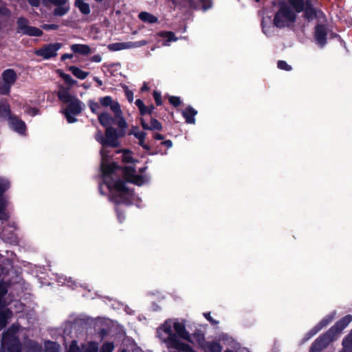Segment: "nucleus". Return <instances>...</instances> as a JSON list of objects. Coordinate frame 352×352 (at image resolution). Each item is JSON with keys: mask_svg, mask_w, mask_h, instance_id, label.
<instances>
[{"mask_svg": "<svg viewBox=\"0 0 352 352\" xmlns=\"http://www.w3.org/2000/svg\"><path fill=\"white\" fill-rule=\"evenodd\" d=\"M157 336L166 344L169 352H195L179 338L203 349L206 352H221V346L217 342H205L204 336L196 333L190 336L186 329L184 322L177 319H168L157 329Z\"/></svg>", "mask_w": 352, "mask_h": 352, "instance_id": "f257e3e1", "label": "nucleus"}, {"mask_svg": "<svg viewBox=\"0 0 352 352\" xmlns=\"http://www.w3.org/2000/svg\"><path fill=\"white\" fill-rule=\"evenodd\" d=\"M98 120L100 124L105 127V131L104 134L98 131L96 134V140L102 146L104 150L107 147H118L119 138L126 135L128 128V124L124 117L113 119V116L109 113H102L99 116Z\"/></svg>", "mask_w": 352, "mask_h": 352, "instance_id": "f03ea898", "label": "nucleus"}, {"mask_svg": "<svg viewBox=\"0 0 352 352\" xmlns=\"http://www.w3.org/2000/svg\"><path fill=\"white\" fill-rule=\"evenodd\" d=\"M56 95L60 102L67 104L60 112L65 116L67 122L72 124L76 122L75 116L80 114L83 109L82 102L76 96L70 94L69 87L62 85L59 87Z\"/></svg>", "mask_w": 352, "mask_h": 352, "instance_id": "7ed1b4c3", "label": "nucleus"}, {"mask_svg": "<svg viewBox=\"0 0 352 352\" xmlns=\"http://www.w3.org/2000/svg\"><path fill=\"white\" fill-rule=\"evenodd\" d=\"M109 189L111 200L116 204H126L129 202L128 196L130 195L129 188L125 182L120 179H107L104 184Z\"/></svg>", "mask_w": 352, "mask_h": 352, "instance_id": "20e7f679", "label": "nucleus"}, {"mask_svg": "<svg viewBox=\"0 0 352 352\" xmlns=\"http://www.w3.org/2000/svg\"><path fill=\"white\" fill-rule=\"evenodd\" d=\"M17 328L12 326L3 333L1 339V347L7 352H21V345L16 336Z\"/></svg>", "mask_w": 352, "mask_h": 352, "instance_id": "39448f33", "label": "nucleus"}, {"mask_svg": "<svg viewBox=\"0 0 352 352\" xmlns=\"http://www.w3.org/2000/svg\"><path fill=\"white\" fill-rule=\"evenodd\" d=\"M1 273L0 286H23L25 284L21 272L14 267H1Z\"/></svg>", "mask_w": 352, "mask_h": 352, "instance_id": "423d86ee", "label": "nucleus"}, {"mask_svg": "<svg viewBox=\"0 0 352 352\" xmlns=\"http://www.w3.org/2000/svg\"><path fill=\"white\" fill-rule=\"evenodd\" d=\"M296 19V13L289 6L283 5L275 14L273 23L276 27L282 28L286 25L285 21L294 23Z\"/></svg>", "mask_w": 352, "mask_h": 352, "instance_id": "0eeeda50", "label": "nucleus"}, {"mask_svg": "<svg viewBox=\"0 0 352 352\" xmlns=\"http://www.w3.org/2000/svg\"><path fill=\"white\" fill-rule=\"evenodd\" d=\"M16 24L17 33L30 36H41L43 34V31L39 28L29 25L28 19L23 16H20L17 19Z\"/></svg>", "mask_w": 352, "mask_h": 352, "instance_id": "6e6552de", "label": "nucleus"}, {"mask_svg": "<svg viewBox=\"0 0 352 352\" xmlns=\"http://www.w3.org/2000/svg\"><path fill=\"white\" fill-rule=\"evenodd\" d=\"M100 153L102 159V162L101 164V171L102 173L104 184H106L107 179H113V175L117 170L121 169V166H120L116 162H112L111 164L105 162V160H107L108 157L107 155L106 154L105 150L102 149L100 151Z\"/></svg>", "mask_w": 352, "mask_h": 352, "instance_id": "1a4fd4ad", "label": "nucleus"}, {"mask_svg": "<svg viewBox=\"0 0 352 352\" xmlns=\"http://www.w3.org/2000/svg\"><path fill=\"white\" fill-rule=\"evenodd\" d=\"M62 43H53L43 45L41 48L34 51V54L42 57L44 60H49L57 56V52L61 48Z\"/></svg>", "mask_w": 352, "mask_h": 352, "instance_id": "9d476101", "label": "nucleus"}, {"mask_svg": "<svg viewBox=\"0 0 352 352\" xmlns=\"http://www.w3.org/2000/svg\"><path fill=\"white\" fill-rule=\"evenodd\" d=\"M333 330H329L323 336L319 337L311 345L310 352H320L336 339Z\"/></svg>", "mask_w": 352, "mask_h": 352, "instance_id": "9b49d317", "label": "nucleus"}, {"mask_svg": "<svg viewBox=\"0 0 352 352\" xmlns=\"http://www.w3.org/2000/svg\"><path fill=\"white\" fill-rule=\"evenodd\" d=\"M328 28L325 24L318 23L314 27V38L315 43L323 48L327 43Z\"/></svg>", "mask_w": 352, "mask_h": 352, "instance_id": "f8f14e48", "label": "nucleus"}, {"mask_svg": "<svg viewBox=\"0 0 352 352\" xmlns=\"http://www.w3.org/2000/svg\"><path fill=\"white\" fill-rule=\"evenodd\" d=\"M100 105L108 107H109L111 110L114 113L113 119H118L122 116V112L120 109V105L117 101H113L111 96H105L100 99Z\"/></svg>", "mask_w": 352, "mask_h": 352, "instance_id": "ddd939ff", "label": "nucleus"}, {"mask_svg": "<svg viewBox=\"0 0 352 352\" xmlns=\"http://www.w3.org/2000/svg\"><path fill=\"white\" fill-rule=\"evenodd\" d=\"M2 78L5 84V91L10 92L11 87L15 83L17 79L16 72L12 69H7L2 73Z\"/></svg>", "mask_w": 352, "mask_h": 352, "instance_id": "4468645a", "label": "nucleus"}, {"mask_svg": "<svg viewBox=\"0 0 352 352\" xmlns=\"http://www.w3.org/2000/svg\"><path fill=\"white\" fill-rule=\"evenodd\" d=\"M8 124L10 126L19 134H25L27 127L24 121L20 119L17 116H12L9 117Z\"/></svg>", "mask_w": 352, "mask_h": 352, "instance_id": "2eb2a0df", "label": "nucleus"}, {"mask_svg": "<svg viewBox=\"0 0 352 352\" xmlns=\"http://www.w3.org/2000/svg\"><path fill=\"white\" fill-rule=\"evenodd\" d=\"M303 17L308 21H311L314 19L320 20L325 18L324 13L319 8H312L305 9L303 10Z\"/></svg>", "mask_w": 352, "mask_h": 352, "instance_id": "dca6fc26", "label": "nucleus"}, {"mask_svg": "<svg viewBox=\"0 0 352 352\" xmlns=\"http://www.w3.org/2000/svg\"><path fill=\"white\" fill-rule=\"evenodd\" d=\"M352 321V316L347 315L339 320L330 330H333V335L337 337L344 328Z\"/></svg>", "mask_w": 352, "mask_h": 352, "instance_id": "f3484780", "label": "nucleus"}, {"mask_svg": "<svg viewBox=\"0 0 352 352\" xmlns=\"http://www.w3.org/2000/svg\"><path fill=\"white\" fill-rule=\"evenodd\" d=\"M140 124L144 130L161 131L163 129L162 123L155 118L151 119L150 124H147L143 118H141Z\"/></svg>", "mask_w": 352, "mask_h": 352, "instance_id": "a211bd4d", "label": "nucleus"}, {"mask_svg": "<svg viewBox=\"0 0 352 352\" xmlns=\"http://www.w3.org/2000/svg\"><path fill=\"white\" fill-rule=\"evenodd\" d=\"M197 114V111L191 106L187 107L183 111L182 116L188 124H194L195 123V116Z\"/></svg>", "mask_w": 352, "mask_h": 352, "instance_id": "6ab92c4d", "label": "nucleus"}, {"mask_svg": "<svg viewBox=\"0 0 352 352\" xmlns=\"http://www.w3.org/2000/svg\"><path fill=\"white\" fill-rule=\"evenodd\" d=\"M136 45L133 42L113 43L108 45L107 48L110 51L115 52L134 47Z\"/></svg>", "mask_w": 352, "mask_h": 352, "instance_id": "aec40b11", "label": "nucleus"}, {"mask_svg": "<svg viewBox=\"0 0 352 352\" xmlns=\"http://www.w3.org/2000/svg\"><path fill=\"white\" fill-rule=\"evenodd\" d=\"M11 116L10 104L6 100L0 101V118L9 119Z\"/></svg>", "mask_w": 352, "mask_h": 352, "instance_id": "412c9836", "label": "nucleus"}, {"mask_svg": "<svg viewBox=\"0 0 352 352\" xmlns=\"http://www.w3.org/2000/svg\"><path fill=\"white\" fill-rule=\"evenodd\" d=\"M139 19L144 23L149 24L158 22V18L148 12H141L138 15Z\"/></svg>", "mask_w": 352, "mask_h": 352, "instance_id": "4be33fe9", "label": "nucleus"}, {"mask_svg": "<svg viewBox=\"0 0 352 352\" xmlns=\"http://www.w3.org/2000/svg\"><path fill=\"white\" fill-rule=\"evenodd\" d=\"M122 175L127 182L132 179L134 175L135 174V168L133 166H124L121 167Z\"/></svg>", "mask_w": 352, "mask_h": 352, "instance_id": "5701e85b", "label": "nucleus"}, {"mask_svg": "<svg viewBox=\"0 0 352 352\" xmlns=\"http://www.w3.org/2000/svg\"><path fill=\"white\" fill-rule=\"evenodd\" d=\"M56 8L54 10L53 14L55 16H63L65 15L70 9L69 5L67 3L61 6H56Z\"/></svg>", "mask_w": 352, "mask_h": 352, "instance_id": "b1692460", "label": "nucleus"}, {"mask_svg": "<svg viewBox=\"0 0 352 352\" xmlns=\"http://www.w3.org/2000/svg\"><path fill=\"white\" fill-rule=\"evenodd\" d=\"M71 50L76 54H80L82 55H88V45L81 44H73L71 46Z\"/></svg>", "mask_w": 352, "mask_h": 352, "instance_id": "393cba45", "label": "nucleus"}, {"mask_svg": "<svg viewBox=\"0 0 352 352\" xmlns=\"http://www.w3.org/2000/svg\"><path fill=\"white\" fill-rule=\"evenodd\" d=\"M69 70L72 73L74 76H75L76 78L80 80L86 78V77L88 75L87 72L81 70L76 66H70L69 67Z\"/></svg>", "mask_w": 352, "mask_h": 352, "instance_id": "a878e982", "label": "nucleus"}, {"mask_svg": "<svg viewBox=\"0 0 352 352\" xmlns=\"http://www.w3.org/2000/svg\"><path fill=\"white\" fill-rule=\"evenodd\" d=\"M289 4L294 8L296 13H300L304 10V0H288Z\"/></svg>", "mask_w": 352, "mask_h": 352, "instance_id": "bb28decb", "label": "nucleus"}, {"mask_svg": "<svg viewBox=\"0 0 352 352\" xmlns=\"http://www.w3.org/2000/svg\"><path fill=\"white\" fill-rule=\"evenodd\" d=\"M12 311L9 309H6L0 312V331L6 325V320L10 318Z\"/></svg>", "mask_w": 352, "mask_h": 352, "instance_id": "cd10ccee", "label": "nucleus"}, {"mask_svg": "<svg viewBox=\"0 0 352 352\" xmlns=\"http://www.w3.org/2000/svg\"><path fill=\"white\" fill-rule=\"evenodd\" d=\"M122 152V162L124 163H135L138 162V160H134L132 156V152L129 149H123Z\"/></svg>", "mask_w": 352, "mask_h": 352, "instance_id": "c85d7f7f", "label": "nucleus"}, {"mask_svg": "<svg viewBox=\"0 0 352 352\" xmlns=\"http://www.w3.org/2000/svg\"><path fill=\"white\" fill-rule=\"evenodd\" d=\"M340 352H352V335L343 340L342 349Z\"/></svg>", "mask_w": 352, "mask_h": 352, "instance_id": "c756f323", "label": "nucleus"}, {"mask_svg": "<svg viewBox=\"0 0 352 352\" xmlns=\"http://www.w3.org/2000/svg\"><path fill=\"white\" fill-rule=\"evenodd\" d=\"M58 283L59 286H74L76 285L75 280L72 279V277H66V276H60L58 279Z\"/></svg>", "mask_w": 352, "mask_h": 352, "instance_id": "7c9ffc66", "label": "nucleus"}, {"mask_svg": "<svg viewBox=\"0 0 352 352\" xmlns=\"http://www.w3.org/2000/svg\"><path fill=\"white\" fill-rule=\"evenodd\" d=\"M158 36L166 38V41L170 42V41H176L177 40V38L175 36V34L174 32L171 31H162L158 33Z\"/></svg>", "mask_w": 352, "mask_h": 352, "instance_id": "2f4dec72", "label": "nucleus"}, {"mask_svg": "<svg viewBox=\"0 0 352 352\" xmlns=\"http://www.w3.org/2000/svg\"><path fill=\"white\" fill-rule=\"evenodd\" d=\"M89 108L93 113L98 115V118L100 114L107 113L106 112H101V105L100 104L91 100H89Z\"/></svg>", "mask_w": 352, "mask_h": 352, "instance_id": "473e14b6", "label": "nucleus"}, {"mask_svg": "<svg viewBox=\"0 0 352 352\" xmlns=\"http://www.w3.org/2000/svg\"><path fill=\"white\" fill-rule=\"evenodd\" d=\"M75 6L82 14H88V3L83 2L82 0H75Z\"/></svg>", "mask_w": 352, "mask_h": 352, "instance_id": "72a5a7b5", "label": "nucleus"}, {"mask_svg": "<svg viewBox=\"0 0 352 352\" xmlns=\"http://www.w3.org/2000/svg\"><path fill=\"white\" fill-rule=\"evenodd\" d=\"M145 182V177L142 175H134L132 179L129 180V183L141 186Z\"/></svg>", "mask_w": 352, "mask_h": 352, "instance_id": "f704fd0d", "label": "nucleus"}, {"mask_svg": "<svg viewBox=\"0 0 352 352\" xmlns=\"http://www.w3.org/2000/svg\"><path fill=\"white\" fill-rule=\"evenodd\" d=\"M7 293L6 287H0V309L8 304V302L5 298V295Z\"/></svg>", "mask_w": 352, "mask_h": 352, "instance_id": "c9c22d12", "label": "nucleus"}, {"mask_svg": "<svg viewBox=\"0 0 352 352\" xmlns=\"http://www.w3.org/2000/svg\"><path fill=\"white\" fill-rule=\"evenodd\" d=\"M60 76L63 78V80L65 81V82L69 86H73L76 83V80H74L72 78V76L68 74L62 72V73H60Z\"/></svg>", "mask_w": 352, "mask_h": 352, "instance_id": "e433bc0d", "label": "nucleus"}, {"mask_svg": "<svg viewBox=\"0 0 352 352\" xmlns=\"http://www.w3.org/2000/svg\"><path fill=\"white\" fill-rule=\"evenodd\" d=\"M336 315L335 312H333L324 318L319 324L320 329L327 326L330 322L333 320Z\"/></svg>", "mask_w": 352, "mask_h": 352, "instance_id": "4c0bfd02", "label": "nucleus"}, {"mask_svg": "<svg viewBox=\"0 0 352 352\" xmlns=\"http://www.w3.org/2000/svg\"><path fill=\"white\" fill-rule=\"evenodd\" d=\"M128 135H133L135 136V138H136L138 140H140L142 139H146V133L144 131L135 132V131H134L133 129H132L128 133Z\"/></svg>", "mask_w": 352, "mask_h": 352, "instance_id": "58836bf2", "label": "nucleus"}, {"mask_svg": "<svg viewBox=\"0 0 352 352\" xmlns=\"http://www.w3.org/2000/svg\"><path fill=\"white\" fill-rule=\"evenodd\" d=\"M168 101L174 107H178L181 105L182 101L179 96H171L168 98Z\"/></svg>", "mask_w": 352, "mask_h": 352, "instance_id": "ea45409f", "label": "nucleus"}, {"mask_svg": "<svg viewBox=\"0 0 352 352\" xmlns=\"http://www.w3.org/2000/svg\"><path fill=\"white\" fill-rule=\"evenodd\" d=\"M277 67L278 69L285 71H291L292 69V66L288 65L285 60H278Z\"/></svg>", "mask_w": 352, "mask_h": 352, "instance_id": "a19ab883", "label": "nucleus"}, {"mask_svg": "<svg viewBox=\"0 0 352 352\" xmlns=\"http://www.w3.org/2000/svg\"><path fill=\"white\" fill-rule=\"evenodd\" d=\"M9 186L10 184L8 181L0 180V197L9 188Z\"/></svg>", "mask_w": 352, "mask_h": 352, "instance_id": "79ce46f5", "label": "nucleus"}, {"mask_svg": "<svg viewBox=\"0 0 352 352\" xmlns=\"http://www.w3.org/2000/svg\"><path fill=\"white\" fill-rule=\"evenodd\" d=\"M153 96L155 100V102L157 106H161L162 104V99L160 92L157 91H154L153 93Z\"/></svg>", "mask_w": 352, "mask_h": 352, "instance_id": "37998d69", "label": "nucleus"}, {"mask_svg": "<svg viewBox=\"0 0 352 352\" xmlns=\"http://www.w3.org/2000/svg\"><path fill=\"white\" fill-rule=\"evenodd\" d=\"M135 104L138 107L140 113L143 114L145 111V104L141 99H137L135 102Z\"/></svg>", "mask_w": 352, "mask_h": 352, "instance_id": "c03bdc74", "label": "nucleus"}, {"mask_svg": "<svg viewBox=\"0 0 352 352\" xmlns=\"http://www.w3.org/2000/svg\"><path fill=\"white\" fill-rule=\"evenodd\" d=\"M160 145L157 146L154 151H149L148 152V155H157V154H160L161 155H166L167 154V151H163L160 148Z\"/></svg>", "mask_w": 352, "mask_h": 352, "instance_id": "a18cd8bd", "label": "nucleus"}, {"mask_svg": "<svg viewBox=\"0 0 352 352\" xmlns=\"http://www.w3.org/2000/svg\"><path fill=\"white\" fill-rule=\"evenodd\" d=\"M203 3V10L204 11L210 9L212 7V1L211 0H199ZM190 5H192V2L190 0H188Z\"/></svg>", "mask_w": 352, "mask_h": 352, "instance_id": "49530a36", "label": "nucleus"}, {"mask_svg": "<svg viewBox=\"0 0 352 352\" xmlns=\"http://www.w3.org/2000/svg\"><path fill=\"white\" fill-rule=\"evenodd\" d=\"M0 15L10 18L11 15V12L7 7L2 6H0Z\"/></svg>", "mask_w": 352, "mask_h": 352, "instance_id": "de8ad7c7", "label": "nucleus"}, {"mask_svg": "<svg viewBox=\"0 0 352 352\" xmlns=\"http://www.w3.org/2000/svg\"><path fill=\"white\" fill-rule=\"evenodd\" d=\"M114 346L112 343H105L102 347V352H112Z\"/></svg>", "mask_w": 352, "mask_h": 352, "instance_id": "09e8293b", "label": "nucleus"}, {"mask_svg": "<svg viewBox=\"0 0 352 352\" xmlns=\"http://www.w3.org/2000/svg\"><path fill=\"white\" fill-rule=\"evenodd\" d=\"M155 109V106L151 104L149 106L145 105V111H144L143 114H140L141 116H145L146 114L148 115H152Z\"/></svg>", "mask_w": 352, "mask_h": 352, "instance_id": "8fccbe9b", "label": "nucleus"}, {"mask_svg": "<svg viewBox=\"0 0 352 352\" xmlns=\"http://www.w3.org/2000/svg\"><path fill=\"white\" fill-rule=\"evenodd\" d=\"M42 28L45 30H56L58 28V25L56 24H43Z\"/></svg>", "mask_w": 352, "mask_h": 352, "instance_id": "3c124183", "label": "nucleus"}, {"mask_svg": "<svg viewBox=\"0 0 352 352\" xmlns=\"http://www.w3.org/2000/svg\"><path fill=\"white\" fill-rule=\"evenodd\" d=\"M69 352H80L79 348L77 346V343L76 341H72Z\"/></svg>", "mask_w": 352, "mask_h": 352, "instance_id": "603ef678", "label": "nucleus"}, {"mask_svg": "<svg viewBox=\"0 0 352 352\" xmlns=\"http://www.w3.org/2000/svg\"><path fill=\"white\" fill-rule=\"evenodd\" d=\"M30 344L32 347V352H41V346L38 344L34 342H31Z\"/></svg>", "mask_w": 352, "mask_h": 352, "instance_id": "864d4df0", "label": "nucleus"}, {"mask_svg": "<svg viewBox=\"0 0 352 352\" xmlns=\"http://www.w3.org/2000/svg\"><path fill=\"white\" fill-rule=\"evenodd\" d=\"M204 316H205V318L209 321L210 322L211 324H219V321L217 320H214L211 316H210V313H204Z\"/></svg>", "mask_w": 352, "mask_h": 352, "instance_id": "5fc2aeb1", "label": "nucleus"}, {"mask_svg": "<svg viewBox=\"0 0 352 352\" xmlns=\"http://www.w3.org/2000/svg\"><path fill=\"white\" fill-rule=\"evenodd\" d=\"M139 145L147 151H151V146L148 144L145 143V139L139 140Z\"/></svg>", "mask_w": 352, "mask_h": 352, "instance_id": "6e6d98bb", "label": "nucleus"}, {"mask_svg": "<svg viewBox=\"0 0 352 352\" xmlns=\"http://www.w3.org/2000/svg\"><path fill=\"white\" fill-rule=\"evenodd\" d=\"M38 112H39V110L35 107H30L27 111V113L29 115H31L32 116H34L37 115L38 113Z\"/></svg>", "mask_w": 352, "mask_h": 352, "instance_id": "4d7b16f0", "label": "nucleus"}, {"mask_svg": "<svg viewBox=\"0 0 352 352\" xmlns=\"http://www.w3.org/2000/svg\"><path fill=\"white\" fill-rule=\"evenodd\" d=\"M160 146H164L167 148H170L173 146V142L170 140H164L160 144Z\"/></svg>", "mask_w": 352, "mask_h": 352, "instance_id": "13d9d810", "label": "nucleus"}, {"mask_svg": "<svg viewBox=\"0 0 352 352\" xmlns=\"http://www.w3.org/2000/svg\"><path fill=\"white\" fill-rule=\"evenodd\" d=\"M101 60H102L101 56L99 54L94 55L93 56L89 58V61H91V62L99 63L101 61Z\"/></svg>", "mask_w": 352, "mask_h": 352, "instance_id": "bf43d9fd", "label": "nucleus"}, {"mask_svg": "<svg viewBox=\"0 0 352 352\" xmlns=\"http://www.w3.org/2000/svg\"><path fill=\"white\" fill-rule=\"evenodd\" d=\"M126 96L129 102H132L133 100V93L131 90L126 91Z\"/></svg>", "mask_w": 352, "mask_h": 352, "instance_id": "052dcab7", "label": "nucleus"}, {"mask_svg": "<svg viewBox=\"0 0 352 352\" xmlns=\"http://www.w3.org/2000/svg\"><path fill=\"white\" fill-rule=\"evenodd\" d=\"M328 36H329V38H331V39L336 38H340V36L339 34H338L336 32H333L332 30H329V29H328Z\"/></svg>", "mask_w": 352, "mask_h": 352, "instance_id": "680f3d73", "label": "nucleus"}, {"mask_svg": "<svg viewBox=\"0 0 352 352\" xmlns=\"http://www.w3.org/2000/svg\"><path fill=\"white\" fill-rule=\"evenodd\" d=\"M153 138L156 140H163L165 139V136L158 133H154L153 134Z\"/></svg>", "mask_w": 352, "mask_h": 352, "instance_id": "e2e57ef3", "label": "nucleus"}, {"mask_svg": "<svg viewBox=\"0 0 352 352\" xmlns=\"http://www.w3.org/2000/svg\"><path fill=\"white\" fill-rule=\"evenodd\" d=\"M305 9H309L314 8L312 3V0H304Z\"/></svg>", "mask_w": 352, "mask_h": 352, "instance_id": "0e129e2a", "label": "nucleus"}, {"mask_svg": "<svg viewBox=\"0 0 352 352\" xmlns=\"http://www.w3.org/2000/svg\"><path fill=\"white\" fill-rule=\"evenodd\" d=\"M4 85H5V84L3 83V82H1L0 80V94L8 95L10 94V92L5 91V90H4V87H5Z\"/></svg>", "mask_w": 352, "mask_h": 352, "instance_id": "69168bd1", "label": "nucleus"}, {"mask_svg": "<svg viewBox=\"0 0 352 352\" xmlns=\"http://www.w3.org/2000/svg\"><path fill=\"white\" fill-rule=\"evenodd\" d=\"M28 3L33 7H38L39 6V0H28Z\"/></svg>", "mask_w": 352, "mask_h": 352, "instance_id": "338daca9", "label": "nucleus"}, {"mask_svg": "<svg viewBox=\"0 0 352 352\" xmlns=\"http://www.w3.org/2000/svg\"><path fill=\"white\" fill-rule=\"evenodd\" d=\"M73 57V54H64L61 56L60 57V60H65L67 59H69V58H72Z\"/></svg>", "mask_w": 352, "mask_h": 352, "instance_id": "774afa93", "label": "nucleus"}]
</instances>
